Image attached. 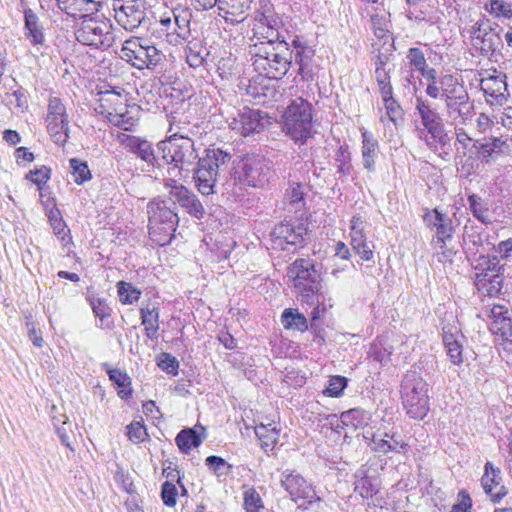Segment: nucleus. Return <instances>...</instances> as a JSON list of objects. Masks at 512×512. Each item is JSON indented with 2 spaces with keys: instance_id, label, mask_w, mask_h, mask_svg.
Returning a JSON list of instances; mask_svg holds the SVG:
<instances>
[{
  "instance_id": "1",
  "label": "nucleus",
  "mask_w": 512,
  "mask_h": 512,
  "mask_svg": "<svg viewBox=\"0 0 512 512\" xmlns=\"http://www.w3.org/2000/svg\"><path fill=\"white\" fill-rule=\"evenodd\" d=\"M250 53L254 69L269 79L278 80L284 77L292 63V52L283 39L277 44L255 43Z\"/></svg>"
},
{
  "instance_id": "2",
  "label": "nucleus",
  "mask_w": 512,
  "mask_h": 512,
  "mask_svg": "<svg viewBox=\"0 0 512 512\" xmlns=\"http://www.w3.org/2000/svg\"><path fill=\"white\" fill-rule=\"evenodd\" d=\"M183 129L176 124V117L172 116L170 120V132H173L166 140L157 144V152L161 155L163 164H174L176 168H188L193 165L198 158L194 142Z\"/></svg>"
},
{
  "instance_id": "3",
  "label": "nucleus",
  "mask_w": 512,
  "mask_h": 512,
  "mask_svg": "<svg viewBox=\"0 0 512 512\" xmlns=\"http://www.w3.org/2000/svg\"><path fill=\"white\" fill-rule=\"evenodd\" d=\"M401 398L410 418L421 420L429 412L428 384L418 372L410 370L404 375Z\"/></svg>"
},
{
  "instance_id": "4",
  "label": "nucleus",
  "mask_w": 512,
  "mask_h": 512,
  "mask_svg": "<svg viewBox=\"0 0 512 512\" xmlns=\"http://www.w3.org/2000/svg\"><path fill=\"white\" fill-rule=\"evenodd\" d=\"M230 160L231 155L221 149H208L206 155L198 160L194 181L202 195L215 193L218 176L228 167Z\"/></svg>"
},
{
  "instance_id": "5",
  "label": "nucleus",
  "mask_w": 512,
  "mask_h": 512,
  "mask_svg": "<svg viewBox=\"0 0 512 512\" xmlns=\"http://www.w3.org/2000/svg\"><path fill=\"white\" fill-rule=\"evenodd\" d=\"M149 235L159 245L169 244L179 222L177 213L169 206L168 201L153 199L148 204Z\"/></svg>"
},
{
  "instance_id": "6",
  "label": "nucleus",
  "mask_w": 512,
  "mask_h": 512,
  "mask_svg": "<svg viewBox=\"0 0 512 512\" xmlns=\"http://www.w3.org/2000/svg\"><path fill=\"white\" fill-rule=\"evenodd\" d=\"M288 276L293 280L298 295L309 304L318 302L321 291V277L314 264L307 259L296 260L288 269Z\"/></svg>"
},
{
  "instance_id": "7",
  "label": "nucleus",
  "mask_w": 512,
  "mask_h": 512,
  "mask_svg": "<svg viewBox=\"0 0 512 512\" xmlns=\"http://www.w3.org/2000/svg\"><path fill=\"white\" fill-rule=\"evenodd\" d=\"M284 130L296 142L303 144L311 136L312 107L303 98H297L287 107Z\"/></svg>"
},
{
  "instance_id": "8",
  "label": "nucleus",
  "mask_w": 512,
  "mask_h": 512,
  "mask_svg": "<svg viewBox=\"0 0 512 512\" xmlns=\"http://www.w3.org/2000/svg\"><path fill=\"white\" fill-rule=\"evenodd\" d=\"M163 57L161 50L140 37L127 39L121 49V58L139 70L154 69Z\"/></svg>"
},
{
  "instance_id": "9",
  "label": "nucleus",
  "mask_w": 512,
  "mask_h": 512,
  "mask_svg": "<svg viewBox=\"0 0 512 512\" xmlns=\"http://www.w3.org/2000/svg\"><path fill=\"white\" fill-rule=\"evenodd\" d=\"M102 101L101 107H107L104 113L109 123L125 131L133 130L139 120V106L128 105L126 98L115 92L108 93Z\"/></svg>"
},
{
  "instance_id": "10",
  "label": "nucleus",
  "mask_w": 512,
  "mask_h": 512,
  "mask_svg": "<svg viewBox=\"0 0 512 512\" xmlns=\"http://www.w3.org/2000/svg\"><path fill=\"white\" fill-rule=\"evenodd\" d=\"M271 164L262 156L248 155L239 163L233 174L235 184L249 187H263L269 182Z\"/></svg>"
},
{
  "instance_id": "11",
  "label": "nucleus",
  "mask_w": 512,
  "mask_h": 512,
  "mask_svg": "<svg viewBox=\"0 0 512 512\" xmlns=\"http://www.w3.org/2000/svg\"><path fill=\"white\" fill-rule=\"evenodd\" d=\"M415 108L424 126V129L418 130L419 138L424 139L429 147H432L434 143L446 145L449 142V137L445 132L439 113L421 97L416 98Z\"/></svg>"
},
{
  "instance_id": "12",
  "label": "nucleus",
  "mask_w": 512,
  "mask_h": 512,
  "mask_svg": "<svg viewBox=\"0 0 512 512\" xmlns=\"http://www.w3.org/2000/svg\"><path fill=\"white\" fill-rule=\"evenodd\" d=\"M500 32L501 29L497 23L482 16L471 28V39L474 47L479 49L482 55H493L503 46Z\"/></svg>"
},
{
  "instance_id": "13",
  "label": "nucleus",
  "mask_w": 512,
  "mask_h": 512,
  "mask_svg": "<svg viewBox=\"0 0 512 512\" xmlns=\"http://www.w3.org/2000/svg\"><path fill=\"white\" fill-rule=\"evenodd\" d=\"M112 25L103 17L84 18L75 35L76 39L88 46L110 47L112 44Z\"/></svg>"
},
{
  "instance_id": "14",
  "label": "nucleus",
  "mask_w": 512,
  "mask_h": 512,
  "mask_svg": "<svg viewBox=\"0 0 512 512\" xmlns=\"http://www.w3.org/2000/svg\"><path fill=\"white\" fill-rule=\"evenodd\" d=\"M45 122L52 141L57 145L64 146L69 138L70 121L66 106L60 98H49Z\"/></svg>"
},
{
  "instance_id": "15",
  "label": "nucleus",
  "mask_w": 512,
  "mask_h": 512,
  "mask_svg": "<svg viewBox=\"0 0 512 512\" xmlns=\"http://www.w3.org/2000/svg\"><path fill=\"white\" fill-rule=\"evenodd\" d=\"M116 22L125 30L133 31L146 18L144 0H108Z\"/></svg>"
},
{
  "instance_id": "16",
  "label": "nucleus",
  "mask_w": 512,
  "mask_h": 512,
  "mask_svg": "<svg viewBox=\"0 0 512 512\" xmlns=\"http://www.w3.org/2000/svg\"><path fill=\"white\" fill-rule=\"evenodd\" d=\"M280 482L290 499L299 506L310 504L316 499L313 485L295 470L283 471Z\"/></svg>"
},
{
  "instance_id": "17",
  "label": "nucleus",
  "mask_w": 512,
  "mask_h": 512,
  "mask_svg": "<svg viewBox=\"0 0 512 512\" xmlns=\"http://www.w3.org/2000/svg\"><path fill=\"white\" fill-rule=\"evenodd\" d=\"M486 101L490 105H503L509 96L506 75L497 70L485 71L480 82Z\"/></svg>"
},
{
  "instance_id": "18",
  "label": "nucleus",
  "mask_w": 512,
  "mask_h": 512,
  "mask_svg": "<svg viewBox=\"0 0 512 512\" xmlns=\"http://www.w3.org/2000/svg\"><path fill=\"white\" fill-rule=\"evenodd\" d=\"M116 139L123 148L135 154L142 161L146 162L148 166L160 167L162 165L161 155L155 152L152 144L146 139L126 133H118Z\"/></svg>"
},
{
  "instance_id": "19",
  "label": "nucleus",
  "mask_w": 512,
  "mask_h": 512,
  "mask_svg": "<svg viewBox=\"0 0 512 512\" xmlns=\"http://www.w3.org/2000/svg\"><path fill=\"white\" fill-rule=\"evenodd\" d=\"M307 229L304 225H293L288 222L280 223L271 233L272 248L289 250V247L297 246L304 240Z\"/></svg>"
},
{
  "instance_id": "20",
  "label": "nucleus",
  "mask_w": 512,
  "mask_h": 512,
  "mask_svg": "<svg viewBox=\"0 0 512 512\" xmlns=\"http://www.w3.org/2000/svg\"><path fill=\"white\" fill-rule=\"evenodd\" d=\"M425 92L433 99H443L445 103L469 96L464 84L451 74L441 75L439 85L430 86Z\"/></svg>"
},
{
  "instance_id": "21",
  "label": "nucleus",
  "mask_w": 512,
  "mask_h": 512,
  "mask_svg": "<svg viewBox=\"0 0 512 512\" xmlns=\"http://www.w3.org/2000/svg\"><path fill=\"white\" fill-rule=\"evenodd\" d=\"M489 329L503 343L512 345V320L508 309L502 305H494L490 311Z\"/></svg>"
},
{
  "instance_id": "22",
  "label": "nucleus",
  "mask_w": 512,
  "mask_h": 512,
  "mask_svg": "<svg viewBox=\"0 0 512 512\" xmlns=\"http://www.w3.org/2000/svg\"><path fill=\"white\" fill-rule=\"evenodd\" d=\"M292 46L295 49V61L299 65V74L306 81L312 80L315 74L312 63L315 50L299 37L293 39Z\"/></svg>"
},
{
  "instance_id": "23",
  "label": "nucleus",
  "mask_w": 512,
  "mask_h": 512,
  "mask_svg": "<svg viewBox=\"0 0 512 512\" xmlns=\"http://www.w3.org/2000/svg\"><path fill=\"white\" fill-rule=\"evenodd\" d=\"M423 220L428 227L436 230L433 239L435 243H443V239H452L454 231L452 221L449 216L441 213L437 208L426 212Z\"/></svg>"
},
{
  "instance_id": "24",
  "label": "nucleus",
  "mask_w": 512,
  "mask_h": 512,
  "mask_svg": "<svg viewBox=\"0 0 512 512\" xmlns=\"http://www.w3.org/2000/svg\"><path fill=\"white\" fill-rule=\"evenodd\" d=\"M481 485L485 493L494 503L499 502L505 495V487L501 484L500 470L487 462L485 464V473L481 478Z\"/></svg>"
},
{
  "instance_id": "25",
  "label": "nucleus",
  "mask_w": 512,
  "mask_h": 512,
  "mask_svg": "<svg viewBox=\"0 0 512 512\" xmlns=\"http://www.w3.org/2000/svg\"><path fill=\"white\" fill-rule=\"evenodd\" d=\"M174 201L177 202L190 216L200 220L205 215V208L198 197L186 187H176Z\"/></svg>"
},
{
  "instance_id": "26",
  "label": "nucleus",
  "mask_w": 512,
  "mask_h": 512,
  "mask_svg": "<svg viewBox=\"0 0 512 512\" xmlns=\"http://www.w3.org/2000/svg\"><path fill=\"white\" fill-rule=\"evenodd\" d=\"M254 37L259 40L258 43H273L277 44L280 40V33L277 28V21L270 20L267 16L262 17L255 23Z\"/></svg>"
},
{
  "instance_id": "27",
  "label": "nucleus",
  "mask_w": 512,
  "mask_h": 512,
  "mask_svg": "<svg viewBox=\"0 0 512 512\" xmlns=\"http://www.w3.org/2000/svg\"><path fill=\"white\" fill-rule=\"evenodd\" d=\"M24 29L25 36L32 45H43L45 41L43 27L39 17L28 7H24Z\"/></svg>"
},
{
  "instance_id": "28",
  "label": "nucleus",
  "mask_w": 512,
  "mask_h": 512,
  "mask_svg": "<svg viewBox=\"0 0 512 512\" xmlns=\"http://www.w3.org/2000/svg\"><path fill=\"white\" fill-rule=\"evenodd\" d=\"M362 161L363 166L368 171H374L375 160L379 152V144L372 133L367 130L362 131Z\"/></svg>"
},
{
  "instance_id": "29",
  "label": "nucleus",
  "mask_w": 512,
  "mask_h": 512,
  "mask_svg": "<svg viewBox=\"0 0 512 512\" xmlns=\"http://www.w3.org/2000/svg\"><path fill=\"white\" fill-rule=\"evenodd\" d=\"M448 118L456 125L464 124L470 117L472 106L469 105V96L445 103Z\"/></svg>"
},
{
  "instance_id": "30",
  "label": "nucleus",
  "mask_w": 512,
  "mask_h": 512,
  "mask_svg": "<svg viewBox=\"0 0 512 512\" xmlns=\"http://www.w3.org/2000/svg\"><path fill=\"white\" fill-rule=\"evenodd\" d=\"M141 324L144 326L145 335L151 339H158L159 310L156 306L147 305L140 309Z\"/></svg>"
},
{
  "instance_id": "31",
  "label": "nucleus",
  "mask_w": 512,
  "mask_h": 512,
  "mask_svg": "<svg viewBox=\"0 0 512 512\" xmlns=\"http://www.w3.org/2000/svg\"><path fill=\"white\" fill-rule=\"evenodd\" d=\"M236 124V129L244 136L259 132L263 128L259 111L250 109L240 114Z\"/></svg>"
},
{
  "instance_id": "32",
  "label": "nucleus",
  "mask_w": 512,
  "mask_h": 512,
  "mask_svg": "<svg viewBox=\"0 0 512 512\" xmlns=\"http://www.w3.org/2000/svg\"><path fill=\"white\" fill-rule=\"evenodd\" d=\"M280 430L274 422L260 424L255 427V434L261 442V447L264 449H273L279 439Z\"/></svg>"
},
{
  "instance_id": "33",
  "label": "nucleus",
  "mask_w": 512,
  "mask_h": 512,
  "mask_svg": "<svg viewBox=\"0 0 512 512\" xmlns=\"http://www.w3.org/2000/svg\"><path fill=\"white\" fill-rule=\"evenodd\" d=\"M340 420L343 425L358 429L368 425L370 414L363 409L353 408L341 413Z\"/></svg>"
},
{
  "instance_id": "34",
  "label": "nucleus",
  "mask_w": 512,
  "mask_h": 512,
  "mask_svg": "<svg viewBox=\"0 0 512 512\" xmlns=\"http://www.w3.org/2000/svg\"><path fill=\"white\" fill-rule=\"evenodd\" d=\"M483 8L496 19H512V0H488Z\"/></svg>"
},
{
  "instance_id": "35",
  "label": "nucleus",
  "mask_w": 512,
  "mask_h": 512,
  "mask_svg": "<svg viewBox=\"0 0 512 512\" xmlns=\"http://www.w3.org/2000/svg\"><path fill=\"white\" fill-rule=\"evenodd\" d=\"M281 322L285 329H293L304 332L308 329L306 317L292 309H285L281 316Z\"/></svg>"
},
{
  "instance_id": "36",
  "label": "nucleus",
  "mask_w": 512,
  "mask_h": 512,
  "mask_svg": "<svg viewBox=\"0 0 512 512\" xmlns=\"http://www.w3.org/2000/svg\"><path fill=\"white\" fill-rule=\"evenodd\" d=\"M172 21L178 29V35L185 37L186 40L190 37L191 28L190 22L192 19V12L188 8H176L172 11Z\"/></svg>"
},
{
  "instance_id": "37",
  "label": "nucleus",
  "mask_w": 512,
  "mask_h": 512,
  "mask_svg": "<svg viewBox=\"0 0 512 512\" xmlns=\"http://www.w3.org/2000/svg\"><path fill=\"white\" fill-rule=\"evenodd\" d=\"M216 6L220 11L219 14L226 19H228V15L235 18L240 17L248 8L247 4L243 0H219L217 1ZM235 20L239 21L238 19Z\"/></svg>"
},
{
  "instance_id": "38",
  "label": "nucleus",
  "mask_w": 512,
  "mask_h": 512,
  "mask_svg": "<svg viewBox=\"0 0 512 512\" xmlns=\"http://www.w3.org/2000/svg\"><path fill=\"white\" fill-rule=\"evenodd\" d=\"M468 203L473 216L484 224L491 222L488 203L476 194L468 197Z\"/></svg>"
},
{
  "instance_id": "39",
  "label": "nucleus",
  "mask_w": 512,
  "mask_h": 512,
  "mask_svg": "<svg viewBox=\"0 0 512 512\" xmlns=\"http://www.w3.org/2000/svg\"><path fill=\"white\" fill-rule=\"evenodd\" d=\"M175 442L181 452L188 454L192 448L198 447L202 440L194 430L184 429L178 433Z\"/></svg>"
},
{
  "instance_id": "40",
  "label": "nucleus",
  "mask_w": 512,
  "mask_h": 512,
  "mask_svg": "<svg viewBox=\"0 0 512 512\" xmlns=\"http://www.w3.org/2000/svg\"><path fill=\"white\" fill-rule=\"evenodd\" d=\"M117 292L119 301L123 305H132L136 303L141 296V290L129 282L119 281L117 283Z\"/></svg>"
},
{
  "instance_id": "41",
  "label": "nucleus",
  "mask_w": 512,
  "mask_h": 512,
  "mask_svg": "<svg viewBox=\"0 0 512 512\" xmlns=\"http://www.w3.org/2000/svg\"><path fill=\"white\" fill-rule=\"evenodd\" d=\"M159 24L161 26V32L165 35V40L171 45L181 44L183 41H186L185 37L178 35V29L174 22L172 21L171 16H162L159 20Z\"/></svg>"
},
{
  "instance_id": "42",
  "label": "nucleus",
  "mask_w": 512,
  "mask_h": 512,
  "mask_svg": "<svg viewBox=\"0 0 512 512\" xmlns=\"http://www.w3.org/2000/svg\"><path fill=\"white\" fill-rule=\"evenodd\" d=\"M243 500L246 512H262L264 510L262 498L254 487H245Z\"/></svg>"
},
{
  "instance_id": "43",
  "label": "nucleus",
  "mask_w": 512,
  "mask_h": 512,
  "mask_svg": "<svg viewBox=\"0 0 512 512\" xmlns=\"http://www.w3.org/2000/svg\"><path fill=\"white\" fill-rule=\"evenodd\" d=\"M379 491V483L376 478L364 476L355 482V492L362 498H371Z\"/></svg>"
},
{
  "instance_id": "44",
  "label": "nucleus",
  "mask_w": 512,
  "mask_h": 512,
  "mask_svg": "<svg viewBox=\"0 0 512 512\" xmlns=\"http://www.w3.org/2000/svg\"><path fill=\"white\" fill-rule=\"evenodd\" d=\"M375 78L380 88L381 95H388V92L393 91L389 72L385 69V62L382 58L378 57L375 68Z\"/></svg>"
},
{
  "instance_id": "45",
  "label": "nucleus",
  "mask_w": 512,
  "mask_h": 512,
  "mask_svg": "<svg viewBox=\"0 0 512 512\" xmlns=\"http://www.w3.org/2000/svg\"><path fill=\"white\" fill-rule=\"evenodd\" d=\"M371 25L377 38L385 40L390 38V21L385 14L372 15Z\"/></svg>"
},
{
  "instance_id": "46",
  "label": "nucleus",
  "mask_w": 512,
  "mask_h": 512,
  "mask_svg": "<svg viewBox=\"0 0 512 512\" xmlns=\"http://www.w3.org/2000/svg\"><path fill=\"white\" fill-rule=\"evenodd\" d=\"M205 464L217 477L227 476L233 468L225 459L214 455L208 456Z\"/></svg>"
},
{
  "instance_id": "47",
  "label": "nucleus",
  "mask_w": 512,
  "mask_h": 512,
  "mask_svg": "<svg viewBox=\"0 0 512 512\" xmlns=\"http://www.w3.org/2000/svg\"><path fill=\"white\" fill-rule=\"evenodd\" d=\"M381 97L386 109L387 117L396 124L398 120L402 119L403 110L397 101L393 98V91L388 92L387 96L381 95Z\"/></svg>"
},
{
  "instance_id": "48",
  "label": "nucleus",
  "mask_w": 512,
  "mask_h": 512,
  "mask_svg": "<svg viewBox=\"0 0 512 512\" xmlns=\"http://www.w3.org/2000/svg\"><path fill=\"white\" fill-rule=\"evenodd\" d=\"M70 167L74 181L77 184H82L91 178V173L86 162H82L76 158L70 159Z\"/></svg>"
},
{
  "instance_id": "49",
  "label": "nucleus",
  "mask_w": 512,
  "mask_h": 512,
  "mask_svg": "<svg viewBox=\"0 0 512 512\" xmlns=\"http://www.w3.org/2000/svg\"><path fill=\"white\" fill-rule=\"evenodd\" d=\"M348 380L343 376H332L328 380V386L323 391L324 395L329 397H340L343 394L344 389L347 387Z\"/></svg>"
},
{
  "instance_id": "50",
  "label": "nucleus",
  "mask_w": 512,
  "mask_h": 512,
  "mask_svg": "<svg viewBox=\"0 0 512 512\" xmlns=\"http://www.w3.org/2000/svg\"><path fill=\"white\" fill-rule=\"evenodd\" d=\"M88 301L94 315L100 319L102 324H104L105 321L111 316V308L107 304L106 300L90 296L88 297Z\"/></svg>"
},
{
  "instance_id": "51",
  "label": "nucleus",
  "mask_w": 512,
  "mask_h": 512,
  "mask_svg": "<svg viewBox=\"0 0 512 512\" xmlns=\"http://www.w3.org/2000/svg\"><path fill=\"white\" fill-rule=\"evenodd\" d=\"M204 55H207L206 49L199 47L197 44L190 45L186 49V62L190 67L198 68L205 61Z\"/></svg>"
},
{
  "instance_id": "52",
  "label": "nucleus",
  "mask_w": 512,
  "mask_h": 512,
  "mask_svg": "<svg viewBox=\"0 0 512 512\" xmlns=\"http://www.w3.org/2000/svg\"><path fill=\"white\" fill-rule=\"evenodd\" d=\"M363 220L360 216H354L351 220V245L353 248H359L363 246V242L366 241L363 233Z\"/></svg>"
},
{
  "instance_id": "53",
  "label": "nucleus",
  "mask_w": 512,
  "mask_h": 512,
  "mask_svg": "<svg viewBox=\"0 0 512 512\" xmlns=\"http://www.w3.org/2000/svg\"><path fill=\"white\" fill-rule=\"evenodd\" d=\"M77 17L93 18L92 14L97 13L101 8V2L95 0H79L77 3Z\"/></svg>"
},
{
  "instance_id": "54",
  "label": "nucleus",
  "mask_w": 512,
  "mask_h": 512,
  "mask_svg": "<svg viewBox=\"0 0 512 512\" xmlns=\"http://www.w3.org/2000/svg\"><path fill=\"white\" fill-rule=\"evenodd\" d=\"M452 239H443V243H435V240L432 241L433 248L435 250V255L439 262H451L453 256L455 255V251L453 248L448 246V243Z\"/></svg>"
},
{
  "instance_id": "55",
  "label": "nucleus",
  "mask_w": 512,
  "mask_h": 512,
  "mask_svg": "<svg viewBox=\"0 0 512 512\" xmlns=\"http://www.w3.org/2000/svg\"><path fill=\"white\" fill-rule=\"evenodd\" d=\"M50 169L46 166H41L38 169L28 172L25 179L30 180L32 183L37 185L38 189H42V185L46 184L50 179Z\"/></svg>"
},
{
  "instance_id": "56",
  "label": "nucleus",
  "mask_w": 512,
  "mask_h": 512,
  "mask_svg": "<svg viewBox=\"0 0 512 512\" xmlns=\"http://www.w3.org/2000/svg\"><path fill=\"white\" fill-rule=\"evenodd\" d=\"M406 58L416 71L420 72L423 68H427V62L424 53L419 48H410L407 52Z\"/></svg>"
},
{
  "instance_id": "57",
  "label": "nucleus",
  "mask_w": 512,
  "mask_h": 512,
  "mask_svg": "<svg viewBox=\"0 0 512 512\" xmlns=\"http://www.w3.org/2000/svg\"><path fill=\"white\" fill-rule=\"evenodd\" d=\"M455 146L456 150L460 152L463 150V154L465 155L466 151L473 147V139L467 134L463 127L455 126Z\"/></svg>"
},
{
  "instance_id": "58",
  "label": "nucleus",
  "mask_w": 512,
  "mask_h": 512,
  "mask_svg": "<svg viewBox=\"0 0 512 512\" xmlns=\"http://www.w3.org/2000/svg\"><path fill=\"white\" fill-rule=\"evenodd\" d=\"M127 435L132 442L139 443L144 441L147 433L141 422L134 421L127 426Z\"/></svg>"
},
{
  "instance_id": "59",
  "label": "nucleus",
  "mask_w": 512,
  "mask_h": 512,
  "mask_svg": "<svg viewBox=\"0 0 512 512\" xmlns=\"http://www.w3.org/2000/svg\"><path fill=\"white\" fill-rule=\"evenodd\" d=\"M161 497L166 506L172 507L176 504L177 488L174 484L166 481L162 484Z\"/></svg>"
},
{
  "instance_id": "60",
  "label": "nucleus",
  "mask_w": 512,
  "mask_h": 512,
  "mask_svg": "<svg viewBox=\"0 0 512 512\" xmlns=\"http://www.w3.org/2000/svg\"><path fill=\"white\" fill-rule=\"evenodd\" d=\"M235 60L231 57H223L218 61L217 72L222 79H228L233 75Z\"/></svg>"
},
{
  "instance_id": "61",
  "label": "nucleus",
  "mask_w": 512,
  "mask_h": 512,
  "mask_svg": "<svg viewBox=\"0 0 512 512\" xmlns=\"http://www.w3.org/2000/svg\"><path fill=\"white\" fill-rule=\"evenodd\" d=\"M158 366L167 373L177 374L179 363L175 357L168 353H163L160 357Z\"/></svg>"
},
{
  "instance_id": "62",
  "label": "nucleus",
  "mask_w": 512,
  "mask_h": 512,
  "mask_svg": "<svg viewBox=\"0 0 512 512\" xmlns=\"http://www.w3.org/2000/svg\"><path fill=\"white\" fill-rule=\"evenodd\" d=\"M449 346L446 347L447 355L449 356L451 362L455 365H459L463 362L462 356V345L460 341L458 342H449Z\"/></svg>"
},
{
  "instance_id": "63",
  "label": "nucleus",
  "mask_w": 512,
  "mask_h": 512,
  "mask_svg": "<svg viewBox=\"0 0 512 512\" xmlns=\"http://www.w3.org/2000/svg\"><path fill=\"white\" fill-rule=\"evenodd\" d=\"M287 197L292 204H299L304 199V189L300 183H293L287 191Z\"/></svg>"
},
{
  "instance_id": "64",
  "label": "nucleus",
  "mask_w": 512,
  "mask_h": 512,
  "mask_svg": "<svg viewBox=\"0 0 512 512\" xmlns=\"http://www.w3.org/2000/svg\"><path fill=\"white\" fill-rule=\"evenodd\" d=\"M494 251L501 259H509L512 256V238L499 242Z\"/></svg>"
}]
</instances>
